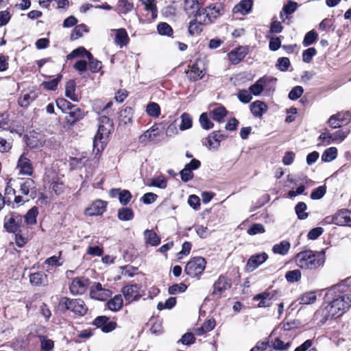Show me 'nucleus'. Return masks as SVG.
Segmentation results:
<instances>
[{
    "label": "nucleus",
    "instance_id": "423d86ee",
    "mask_svg": "<svg viewBox=\"0 0 351 351\" xmlns=\"http://www.w3.org/2000/svg\"><path fill=\"white\" fill-rule=\"evenodd\" d=\"M113 128L98 125V130L93 140V152L102 151L106 145L108 137Z\"/></svg>",
    "mask_w": 351,
    "mask_h": 351
},
{
    "label": "nucleus",
    "instance_id": "f257e3e1",
    "mask_svg": "<svg viewBox=\"0 0 351 351\" xmlns=\"http://www.w3.org/2000/svg\"><path fill=\"white\" fill-rule=\"evenodd\" d=\"M345 285L338 284L326 289L324 303L327 305L316 316L320 315V323L324 324L328 320L342 315L351 307V295H343Z\"/></svg>",
    "mask_w": 351,
    "mask_h": 351
},
{
    "label": "nucleus",
    "instance_id": "bf43d9fd",
    "mask_svg": "<svg viewBox=\"0 0 351 351\" xmlns=\"http://www.w3.org/2000/svg\"><path fill=\"white\" fill-rule=\"evenodd\" d=\"M316 294L315 292H307L304 293L300 298V302L302 304H311L315 302Z\"/></svg>",
    "mask_w": 351,
    "mask_h": 351
},
{
    "label": "nucleus",
    "instance_id": "37998d69",
    "mask_svg": "<svg viewBox=\"0 0 351 351\" xmlns=\"http://www.w3.org/2000/svg\"><path fill=\"white\" fill-rule=\"evenodd\" d=\"M306 209L307 206L303 202H300L295 205V212L299 219L304 220L308 217V214L306 212Z\"/></svg>",
    "mask_w": 351,
    "mask_h": 351
},
{
    "label": "nucleus",
    "instance_id": "9b49d317",
    "mask_svg": "<svg viewBox=\"0 0 351 351\" xmlns=\"http://www.w3.org/2000/svg\"><path fill=\"white\" fill-rule=\"evenodd\" d=\"M90 298L97 300H106L112 295V291L105 289L99 282H94L90 289Z\"/></svg>",
    "mask_w": 351,
    "mask_h": 351
},
{
    "label": "nucleus",
    "instance_id": "412c9836",
    "mask_svg": "<svg viewBox=\"0 0 351 351\" xmlns=\"http://www.w3.org/2000/svg\"><path fill=\"white\" fill-rule=\"evenodd\" d=\"M231 286V283L223 276H220L213 285V291L212 295L219 298L221 294Z\"/></svg>",
    "mask_w": 351,
    "mask_h": 351
},
{
    "label": "nucleus",
    "instance_id": "6e6d98bb",
    "mask_svg": "<svg viewBox=\"0 0 351 351\" xmlns=\"http://www.w3.org/2000/svg\"><path fill=\"white\" fill-rule=\"evenodd\" d=\"M41 351H52L54 343L51 339H47L45 336H40Z\"/></svg>",
    "mask_w": 351,
    "mask_h": 351
},
{
    "label": "nucleus",
    "instance_id": "680f3d73",
    "mask_svg": "<svg viewBox=\"0 0 351 351\" xmlns=\"http://www.w3.org/2000/svg\"><path fill=\"white\" fill-rule=\"evenodd\" d=\"M326 193V186L325 185L319 186L313 189L311 193V198L314 200L320 199Z\"/></svg>",
    "mask_w": 351,
    "mask_h": 351
},
{
    "label": "nucleus",
    "instance_id": "6ab92c4d",
    "mask_svg": "<svg viewBox=\"0 0 351 351\" xmlns=\"http://www.w3.org/2000/svg\"><path fill=\"white\" fill-rule=\"evenodd\" d=\"M107 203L97 199L86 209L85 214L88 216L101 215L106 210Z\"/></svg>",
    "mask_w": 351,
    "mask_h": 351
},
{
    "label": "nucleus",
    "instance_id": "dca6fc26",
    "mask_svg": "<svg viewBox=\"0 0 351 351\" xmlns=\"http://www.w3.org/2000/svg\"><path fill=\"white\" fill-rule=\"evenodd\" d=\"M93 324L102 332L108 333L114 330L117 327V323L113 321H109V318L106 316H98L93 322Z\"/></svg>",
    "mask_w": 351,
    "mask_h": 351
},
{
    "label": "nucleus",
    "instance_id": "13d9d810",
    "mask_svg": "<svg viewBox=\"0 0 351 351\" xmlns=\"http://www.w3.org/2000/svg\"><path fill=\"white\" fill-rule=\"evenodd\" d=\"M199 123L204 130H210L214 127L213 123L210 120L207 113L204 112L199 117Z\"/></svg>",
    "mask_w": 351,
    "mask_h": 351
},
{
    "label": "nucleus",
    "instance_id": "6e6552de",
    "mask_svg": "<svg viewBox=\"0 0 351 351\" xmlns=\"http://www.w3.org/2000/svg\"><path fill=\"white\" fill-rule=\"evenodd\" d=\"M221 14L220 5L202 8L199 15V23L208 24L213 23Z\"/></svg>",
    "mask_w": 351,
    "mask_h": 351
},
{
    "label": "nucleus",
    "instance_id": "ea45409f",
    "mask_svg": "<svg viewBox=\"0 0 351 351\" xmlns=\"http://www.w3.org/2000/svg\"><path fill=\"white\" fill-rule=\"evenodd\" d=\"M298 7V4L295 2L290 1L287 4H285L282 8V10L280 13V17L281 19H282L283 21L285 20L283 19L284 14L289 15L295 12Z\"/></svg>",
    "mask_w": 351,
    "mask_h": 351
},
{
    "label": "nucleus",
    "instance_id": "f03ea898",
    "mask_svg": "<svg viewBox=\"0 0 351 351\" xmlns=\"http://www.w3.org/2000/svg\"><path fill=\"white\" fill-rule=\"evenodd\" d=\"M295 259L297 265L302 269H316L325 263V250H304L297 254Z\"/></svg>",
    "mask_w": 351,
    "mask_h": 351
},
{
    "label": "nucleus",
    "instance_id": "cd10ccee",
    "mask_svg": "<svg viewBox=\"0 0 351 351\" xmlns=\"http://www.w3.org/2000/svg\"><path fill=\"white\" fill-rule=\"evenodd\" d=\"M267 106L261 101H256L250 104V111L255 117H261L267 111Z\"/></svg>",
    "mask_w": 351,
    "mask_h": 351
},
{
    "label": "nucleus",
    "instance_id": "aec40b11",
    "mask_svg": "<svg viewBox=\"0 0 351 351\" xmlns=\"http://www.w3.org/2000/svg\"><path fill=\"white\" fill-rule=\"evenodd\" d=\"M184 7L189 17L193 16L195 19H199L202 9L197 0H185Z\"/></svg>",
    "mask_w": 351,
    "mask_h": 351
},
{
    "label": "nucleus",
    "instance_id": "0eeeda50",
    "mask_svg": "<svg viewBox=\"0 0 351 351\" xmlns=\"http://www.w3.org/2000/svg\"><path fill=\"white\" fill-rule=\"evenodd\" d=\"M22 223L23 216L17 213L13 212L5 216L3 226L7 232L16 233L19 231Z\"/></svg>",
    "mask_w": 351,
    "mask_h": 351
},
{
    "label": "nucleus",
    "instance_id": "e433bc0d",
    "mask_svg": "<svg viewBox=\"0 0 351 351\" xmlns=\"http://www.w3.org/2000/svg\"><path fill=\"white\" fill-rule=\"evenodd\" d=\"M117 217L120 221H130L134 219V213L130 208L122 207L118 210Z\"/></svg>",
    "mask_w": 351,
    "mask_h": 351
},
{
    "label": "nucleus",
    "instance_id": "2eb2a0df",
    "mask_svg": "<svg viewBox=\"0 0 351 351\" xmlns=\"http://www.w3.org/2000/svg\"><path fill=\"white\" fill-rule=\"evenodd\" d=\"M89 280L84 277L75 278L70 285L69 289L73 295H82L88 288Z\"/></svg>",
    "mask_w": 351,
    "mask_h": 351
},
{
    "label": "nucleus",
    "instance_id": "a878e982",
    "mask_svg": "<svg viewBox=\"0 0 351 351\" xmlns=\"http://www.w3.org/2000/svg\"><path fill=\"white\" fill-rule=\"evenodd\" d=\"M76 83L73 80H71L66 82L65 85V96L71 101L77 102L80 99V97L75 93Z\"/></svg>",
    "mask_w": 351,
    "mask_h": 351
},
{
    "label": "nucleus",
    "instance_id": "58836bf2",
    "mask_svg": "<svg viewBox=\"0 0 351 351\" xmlns=\"http://www.w3.org/2000/svg\"><path fill=\"white\" fill-rule=\"evenodd\" d=\"M38 215V210L36 206L30 208L24 216L25 222L27 225H34L36 223V218Z\"/></svg>",
    "mask_w": 351,
    "mask_h": 351
},
{
    "label": "nucleus",
    "instance_id": "c756f323",
    "mask_svg": "<svg viewBox=\"0 0 351 351\" xmlns=\"http://www.w3.org/2000/svg\"><path fill=\"white\" fill-rule=\"evenodd\" d=\"M228 111L226 108L223 106H219L214 108L210 112V115L212 119L219 123H221L224 121V118L226 117Z\"/></svg>",
    "mask_w": 351,
    "mask_h": 351
},
{
    "label": "nucleus",
    "instance_id": "7ed1b4c3",
    "mask_svg": "<svg viewBox=\"0 0 351 351\" xmlns=\"http://www.w3.org/2000/svg\"><path fill=\"white\" fill-rule=\"evenodd\" d=\"M277 79L271 76L264 75L250 86L249 90L254 96H259L264 89L274 91Z\"/></svg>",
    "mask_w": 351,
    "mask_h": 351
},
{
    "label": "nucleus",
    "instance_id": "4d7b16f0",
    "mask_svg": "<svg viewBox=\"0 0 351 351\" xmlns=\"http://www.w3.org/2000/svg\"><path fill=\"white\" fill-rule=\"evenodd\" d=\"M176 304V298L175 297L169 298L165 303L159 302L157 304V309L158 311H162L163 309H171Z\"/></svg>",
    "mask_w": 351,
    "mask_h": 351
},
{
    "label": "nucleus",
    "instance_id": "4be33fe9",
    "mask_svg": "<svg viewBox=\"0 0 351 351\" xmlns=\"http://www.w3.org/2000/svg\"><path fill=\"white\" fill-rule=\"evenodd\" d=\"M267 258L268 255L265 252L256 254L248 259L246 266L249 270L253 271L265 263Z\"/></svg>",
    "mask_w": 351,
    "mask_h": 351
},
{
    "label": "nucleus",
    "instance_id": "09e8293b",
    "mask_svg": "<svg viewBox=\"0 0 351 351\" xmlns=\"http://www.w3.org/2000/svg\"><path fill=\"white\" fill-rule=\"evenodd\" d=\"M56 102L57 107L64 113H66L67 110H70L75 106L64 98H58Z\"/></svg>",
    "mask_w": 351,
    "mask_h": 351
},
{
    "label": "nucleus",
    "instance_id": "69168bd1",
    "mask_svg": "<svg viewBox=\"0 0 351 351\" xmlns=\"http://www.w3.org/2000/svg\"><path fill=\"white\" fill-rule=\"evenodd\" d=\"M303 93V88L301 86H296L290 90L288 97L290 100L294 101L300 98Z\"/></svg>",
    "mask_w": 351,
    "mask_h": 351
},
{
    "label": "nucleus",
    "instance_id": "1a4fd4ad",
    "mask_svg": "<svg viewBox=\"0 0 351 351\" xmlns=\"http://www.w3.org/2000/svg\"><path fill=\"white\" fill-rule=\"evenodd\" d=\"M326 223H332L337 226L351 225V211L341 209L331 217L325 219Z\"/></svg>",
    "mask_w": 351,
    "mask_h": 351
},
{
    "label": "nucleus",
    "instance_id": "c85d7f7f",
    "mask_svg": "<svg viewBox=\"0 0 351 351\" xmlns=\"http://www.w3.org/2000/svg\"><path fill=\"white\" fill-rule=\"evenodd\" d=\"M158 135V128L155 126H152L150 129L145 131L138 138L140 143L145 144L149 141H152Z\"/></svg>",
    "mask_w": 351,
    "mask_h": 351
},
{
    "label": "nucleus",
    "instance_id": "8fccbe9b",
    "mask_svg": "<svg viewBox=\"0 0 351 351\" xmlns=\"http://www.w3.org/2000/svg\"><path fill=\"white\" fill-rule=\"evenodd\" d=\"M142 3L145 5V8L152 13V18L153 19L157 17V8L154 3L155 0H141Z\"/></svg>",
    "mask_w": 351,
    "mask_h": 351
},
{
    "label": "nucleus",
    "instance_id": "b1692460",
    "mask_svg": "<svg viewBox=\"0 0 351 351\" xmlns=\"http://www.w3.org/2000/svg\"><path fill=\"white\" fill-rule=\"evenodd\" d=\"M17 169L20 174L31 176L33 173V167L31 160L23 154L21 156L18 160Z\"/></svg>",
    "mask_w": 351,
    "mask_h": 351
},
{
    "label": "nucleus",
    "instance_id": "5fc2aeb1",
    "mask_svg": "<svg viewBox=\"0 0 351 351\" xmlns=\"http://www.w3.org/2000/svg\"><path fill=\"white\" fill-rule=\"evenodd\" d=\"M285 278L289 282H296L301 278V271L299 269L288 271L285 274Z\"/></svg>",
    "mask_w": 351,
    "mask_h": 351
},
{
    "label": "nucleus",
    "instance_id": "ddd939ff",
    "mask_svg": "<svg viewBox=\"0 0 351 351\" xmlns=\"http://www.w3.org/2000/svg\"><path fill=\"white\" fill-rule=\"evenodd\" d=\"M20 191L25 195H29L32 199L36 197L37 189L35 182L32 178L20 179Z\"/></svg>",
    "mask_w": 351,
    "mask_h": 351
},
{
    "label": "nucleus",
    "instance_id": "39448f33",
    "mask_svg": "<svg viewBox=\"0 0 351 351\" xmlns=\"http://www.w3.org/2000/svg\"><path fill=\"white\" fill-rule=\"evenodd\" d=\"M206 260L201 256L190 260L184 269V272L191 278H199L206 267Z\"/></svg>",
    "mask_w": 351,
    "mask_h": 351
},
{
    "label": "nucleus",
    "instance_id": "72a5a7b5",
    "mask_svg": "<svg viewBox=\"0 0 351 351\" xmlns=\"http://www.w3.org/2000/svg\"><path fill=\"white\" fill-rule=\"evenodd\" d=\"M47 275L42 271L31 274L29 275L30 283L34 286H40L47 282Z\"/></svg>",
    "mask_w": 351,
    "mask_h": 351
},
{
    "label": "nucleus",
    "instance_id": "c9c22d12",
    "mask_svg": "<svg viewBox=\"0 0 351 351\" xmlns=\"http://www.w3.org/2000/svg\"><path fill=\"white\" fill-rule=\"evenodd\" d=\"M290 247V243L286 240H284L280 241L279 243L275 244L272 247V252L274 254L285 256L288 253Z\"/></svg>",
    "mask_w": 351,
    "mask_h": 351
},
{
    "label": "nucleus",
    "instance_id": "4c0bfd02",
    "mask_svg": "<svg viewBox=\"0 0 351 351\" xmlns=\"http://www.w3.org/2000/svg\"><path fill=\"white\" fill-rule=\"evenodd\" d=\"M134 114V110L132 107H126L120 112L119 121L121 123L126 125L131 123Z\"/></svg>",
    "mask_w": 351,
    "mask_h": 351
},
{
    "label": "nucleus",
    "instance_id": "052dcab7",
    "mask_svg": "<svg viewBox=\"0 0 351 351\" xmlns=\"http://www.w3.org/2000/svg\"><path fill=\"white\" fill-rule=\"evenodd\" d=\"M290 65L291 63L289 59L287 57H282L277 60L276 67L280 71L285 72L289 69Z\"/></svg>",
    "mask_w": 351,
    "mask_h": 351
},
{
    "label": "nucleus",
    "instance_id": "f8f14e48",
    "mask_svg": "<svg viewBox=\"0 0 351 351\" xmlns=\"http://www.w3.org/2000/svg\"><path fill=\"white\" fill-rule=\"evenodd\" d=\"M206 74L205 69L202 62L196 61L189 66V70L186 71V76L191 82H196L201 80Z\"/></svg>",
    "mask_w": 351,
    "mask_h": 351
},
{
    "label": "nucleus",
    "instance_id": "5701e85b",
    "mask_svg": "<svg viewBox=\"0 0 351 351\" xmlns=\"http://www.w3.org/2000/svg\"><path fill=\"white\" fill-rule=\"evenodd\" d=\"M275 295V291H265L254 295L253 300L259 301L258 304L259 308L269 307L271 305V300L274 298Z\"/></svg>",
    "mask_w": 351,
    "mask_h": 351
},
{
    "label": "nucleus",
    "instance_id": "e2e57ef3",
    "mask_svg": "<svg viewBox=\"0 0 351 351\" xmlns=\"http://www.w3.org/2000/svg\"><path fill=\"white\" fill-rule=\"evenodd\" d=\"M317 34L313 30L307 32L304 38L303 45L306 47L313 44L317 40Z\"/></svg>",
    "mask_w": 351,
    "mask_h": 351
},
{
    "label": "nucleus",
    "instance_id": "a18cd8bd",
    "mask_svg": "<svg viewBox=\"0 0 351 351\" xmlns=\"http://www.w3.org/2000/svg\"><path fill=\"white\" fill-rule=\"evenodd\" d=\"M147 114L152 117H158L160 114V107L155 102H149L146 107Z\"/></svg>",
    "mask_w": 351,
    "mask_h": 351
},
{
    "label": "nucleus",
    "instance_id": "f704fd0d",
    "mask_svg": "<svg viewBox=\"0 0 351 351\" xmlns=\"http://www.w3.org/2000/svg\"><path fill=\"white\" fill-rule=\"evenodd\" d=\"M123 302V300L122 295L121 294H117L114 295L113 298L108 300L106 305L108 309H110L112 311L116 312L119 311L122 308Z\"/></svg>",
    "mask_w": 351,
    "mask_h": 351
},
{
    "label": "nucleus",
    "instance_id": "393cba45",
    "mask_svg": "<svg viewBox=\"0 0 351 351\" xmlns=\"http://www.w3.org/2000/svg\"><path fill=\"white\" fill-rule=\"evenodd\" d=\"M253 2L251 0H242L238 4L234 5L232 9V12L234 14H241L242 15H246L250 13L252 10Z\"/></svg>",
    "mask_w": 351,
    "mask_h": 351
},
{
    "label": "nucleus",
    "instance_id": "a211bd4d",
    "mask_svg": "<svg viewBox=\"0 0 351 351\" xmlns=\"http://www.w3.org/2000/svg\"><path fill=\"white\" fill-rule=\"evenodd\" d=\"M66 113L67 115L65 117V121L70 126H73L76 122L82 120L86 116V112L75 105Z\"/></svg>",
    "mask_w": 351,
    "mask_h": 351
},
{
    "label": "nucleus",
    "instance_id": "473e14b6",
    "mask_svg": "<svg viewBox=\"0 0 351 351\" xmlns=\"http://www.w3.org/2000/svg\"><path fill=\"white\" fill-rule=\"evenodd\" d=\"M144 238L145 243L152 246H157L160 243V237L153 230H145Z\"/></svg>",
    "mask_w": 351,
    "mask_h": 351
},
{
    "label": "nucleus",
    "instance_id": "603ef678",
    "mask_svg": "<svg viewBox=\"0 0 351 351\" xmlns=\"http://www.w3.org/2000/svg\"><path fill=\"white\" fill-rule=\"evenodd\" d=\"M187 289V285L183 282L174 284L168 288V293L170 295H176L184 293Z\"/></svg>",
    "mask_w": 351,
    "mask_h": 351
},
{
    "label": "nucleus",
    "instance_id": "20e7f679",
    "mask_svg": "<svg viewBox=\"0 0 351 351\" xmlns=\"http://www.w3.org/2000/svg\"><path fill=\"white\" fill-rule=\"evenodd\" d=\"M60 306L65 310H69L80 316L84 315L88 311V308L82 299H71L64 297L60 301Z\"/></svg>",
    "mask_w": 351,
    "mask_h": 351
},
{
    "label": "nucleus",
    "instance_id": "79ce46f5",
    "mask_svg": "<svg viewBox=\"0 0 351 351\" xmlns=\"http://www.w3.org/2000/svg\"><path fill=\"white\" fill-rule=\"evenodd\" d=\"M26 144L32 149L38 148L44 145L45 140L43 138H39L35 136H29L26 138Z\"/></svg>",
    "mask_w": 351,
    "mask_h": 351
},
{
    "label": "nucleus",
    "instance_id": "3c124183",
    "mask_svg": "<svg viewBox=\"0 0 351 351\" xmlns=\"http://www.w3.org/2000/svg\"><path fill=\"white\" fill-rule=\"evenodd\" d=\"M88 31L86 25L84 24H80L76 25L72 33L71 34V39L72 40L78 39L81 36H82L84 32H86Z\"/></svg>",
    "mask_w": 351,
    "mask_h": 351
},
{
    "label": "nucleus",
    "instance_id": "864d4df0",
    "mask_svg": "<svg viewBox=\"0 0 351 351\" xmlns=\"http://www.w3.org/2000/svg\"><path fill=\"white\" fill-rule=\"evenodd\" d=\"M202 23H199V19H195L189 23V33L191 36L198 35L202 32V29L200 28V25Z\"/></svg>",
    "mask_w": 351,
    "mask_h": 351
},
{
    "label": "nucleus",
    "instance_id": "338daca9",
    "mask_svg": "<svg viewBox=\"0 0 351 351\" xmlns=\"http://www.w3.org/2000/svg\"><path fill=\"white\" fill-rule=\"evenodd\" d=\"M180 175L182 181L184 182H188L194 177L193 171L186 166H184V169L180 172Z\"/></svg>",
    "mask_w": 351,
    "mask_h": 351
},
{
    "label": "nucleus",
    "instance_id": "49530a36",
    "mask_svg": "<svg viewBox=\"0 0 351 351\" xmlns=\"http://www.w3.org/2000/svg\"><path fill=\"white\" fill-rule=\"evenodd\" d=\"M62 75L61 74H59L55 78L49 81L43 82L42 85L46 90H56L58 85L62 80Z\"/></svg>",
    "mask_w": 351,
    "mask_h": 351
},
{
    "label": "nucleus",
    "instance_id": "c03bdc74",
    "mask_svg": "<svg viewBox=\"0 0 351 351\" xmlns=\"http://www.w3.org/2000/svg\"><path fill=\"white\" fill-rule=\"evenodd\" d=\"M158 33L161 36H172L173 30L172 27L165 22H160L157 25Z\"/></svg>",
    "mask_w": 351,
    "mask_h": 351
},
{
    "label": "nucleus",
    "instance_id": "a19ab883",
    "mask_svg": "<svg viewBox=\"0 0 351 351\" xmlns=\"http://www.w3.org/2000/svg\"><path fill=\"white\" fill-rule=\"evenodd\" d=\"M337 156V149L331 147L326 149L322 155V160L324 162H328L335 160Z\"/></svg>",
    "mask_w": 351,
    "mask_h": 351
},
{
    "label": "nucleus",
    "instance_id": "774afa93",
    "mask_svg": "<svg viewBox=\"0 0 351 351\" xmlns=\"http://www.w3.org/2000/svg\"><path fill=\"white\" fill-rule=\"evenodd\" d=\"M334 115L336 116L337 120L339 119L340 123L343 125L348 124L351 120V113L349 111L339 112Z\"/></svg>",
    "mask_w": 351,
    "mask_h": 351
},
{
    "label": "nucleus",
    "instance_id": "9d476101",
    "mask_svg": "<svg viewBox=\"0 0 351 351\" xmlns=\"http://www.w3.org/2000/svg\"><path fill=\"white\" fill-rule=\"evenodd\" d=\"M228 137L223 132L218 130L211 132L208 137L205 139L204 145L209 149L217 150L220 146V143Z\"/></svg>",
    "mask_w": 351,
    "mask_h": 351
},
{
    "label": "nucleus",
    "instance_id": "0e129e2a",
    "mask_svg": "<svg viewBox=\"0 0 351 351\" xmlns=\"http://www.w3.org/2000/svg\"><path fill=\"white\" fill-rule=\"evenodd\" d=\"M252 95L250 90L242 89L238 93V99L241 103L248 104L252 99Z\"/></svg>",
    "mask_w": 351,
    "mask_h": 351
},
{
    "label": "nucleus",
    "instance_id": "7c9ffc66",
    "mask_svg": "<svg viewBox=\"0 0 351 351\" xmlns=\"http://www.w3.org/2000/svg\"><path fill=\"white\" fill-rule=\"evenodd\" d=\"M37 97L38 95L34 91L22 94L18 101L19 105L23 108H27Z\"/></svg>",
    "mask_w": 351,
    "mask_h": 351
},
{
    "label": "nucleus",
    "instance_id": "f3484780",
    "mask_svg": "<svg viewBox=\"0 0 351 351\" xmlns=\"http://www.w3.org/2000/svg\"><path fill=\"white\" fill-rule=\"evenodd\" d=\"M249 52L248 47L246 46H240L232 50L228 53L230 62L233 64H239Z\"/></svg>",
    "mask_w": 351,
    "mask_h": 351
},
{
    "label": "nucleus",
    "instance_id": "2f4dec72",
    "mask_svg": "<svg viewBox=\"0 0 351 351\" xmlns=\"http://www.w3.org/2000/svg\"><path fill=\"white\" fill-rule=\"evenodd\" d=\"M130 40L126 30L123 28H121L116 30V35L114 42L120 47L125 46Z\"/></svg>",
    "mask_w": 351,
    "mask_h": 351
},
{
    "label": "nucleus",
    "instance_id": "bb28decb",
    "mask_svg": "<svg viewBox=\"0 0 351 351\" xmlns=\"http://www.w3.org/2000/svg\"><path fill=\"white\" fill-rule=\"evenodd\" d=\"M144 182L148 186H154L161 189H165L167 186V180L163 176L147 179Z\"/></svg>",
    "mask_w": 351,
    "mask_h": 351
},
{
    "label": "nucleus",
    "instance_id": "de8ad7c7",
    "mask_svg": "<svg viewBox=\"0 0 351 351\" xmlns=\"http://www.w3.org/2000/svg\"><path fill=\"white\" fill-rule=\"evenodd\" d=\"M180 130L182 131L188 130L192 127L193 121L191 115L186 112L183 113L181 117Z\"/></svg>",
    "mask_w": 351,
    "mask_h": 351
},
{
    "label": "nucleus",
    "instance_id": "4468645a",
    "mask_svg": "<svg viewBox=\"0 0 351 351\" xmlns=\"http://www.w3.org/2000/svg\"><path fill=\"white\" fill-rule=\"evenodd\" d=\"M121 292L125 300L129 303L138 300L142 296L140 293V287L137 284L124 286L121 289Z\"/></svg>",
    "mask_w": 351,
    "mask_h": 351
}]
</instances>
